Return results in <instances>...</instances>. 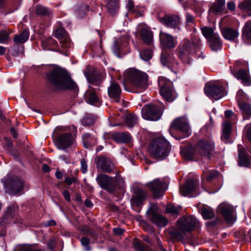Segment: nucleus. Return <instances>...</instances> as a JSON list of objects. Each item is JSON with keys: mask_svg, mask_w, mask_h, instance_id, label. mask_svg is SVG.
<instances>
[{"mask_svg": "<svg viewBox=\"0 0 251 251\" xmlns=\"http://www.w3.org/2000/svg\"><path fill=\"white\" fill-rule=\"evenodd\" d=\"M47 79L53 86L59 90H70L79 92L78 87L68 71L60 67H54L46 75Z\"/></svg>", "mask_w": 251, "mask_h": 251, "instance_id": "f257e3e1", "label": "nucleus"}, {"mask_svg": "<svg viewBox=\"0 0 251 251\" xmlns=\"http://www.w3.org/2000/svg\"><path fill=\"white\" fill-rule=\"evenodd\" d=\"M170 150L171 147L169 142L162 137L153 140L149 147V152L151 156L159 160L165 159Z\"/></svg>", "mask_w": 251, "mask_h": 251, "instance_id": "f03ea898", "label": "nucleus"}, {"mask_svg": "<svg viewBox=\"0 0 251 251\" xmlns=\"http://www.w3.org/2000/svg\"><path fill=\"white\" fill-rule=\"evenodd\" d=\"M125 75L126 78L130 81L137 89L142 91L148 87V76L145 73L130 69L126 71Z\"/></svg>", "mask_w": 251, "mask_h": 251, "instance_id": "7ed1b4c3", "label": "nucleus"}, {"mask_svg": "<svg viewBox=\"0 0 251 251\" xmlns=\"http://www.w3.org/2000/svg\"><path fill=\"white\" fill-rule=\"evenodd\" d=\"M196 52V46L187 39H184L180 44L178 48V55L180 59L184 63H190L189 55Z\"/></svg>", "mask_w": 251, "mask_h": 251, "instance_id": "20e7f679", "label": "nucleus"}, {"mask_svg": "<svg viewBox=\"0 0 251 251\" xmlns=\"http://www.w3.org/2000/svg\"><path fill=\"white\" fill-rule=\"evenodd\" d=\"M215 149L214 142L210 139L200 140L197 143L196 150L205 158L210 159Z\"/></svg>", "mask_w": 251, "mask_h": 251, "instance_id": "39448f33", "label": "nucleus"}, {"mask_svg": "<svg viewBox=\"0 0 251 251\" xmlns=\"http://www.w3.org/2000/svg\"><path fill=\"white\" fill-rule=\"evenodd\" d=\"M142 117L146 120L157 121L162 115L163 110L159 106L153 104H146L142 109Z\"/></svg>", "mask_w": 251, "mask_h": 251, "instance_id": "423d86ee", "label": "nucleus"}, {"mask_svg": "<svg viewBox=\"0 0 251 251\" xmlns=\"http://www.w3.org/2000/svg\"><path fill=\"white\" fill-rule=\"evenodd\" d=\"M96 181L102 189L109 193H113L117 190V187L113 177L105 174H100L96 178Z\"/></svg>", "mask_w": 251, "mask_h": 251, "instance_id": "0eeeda50", "label": "nucleus"}, {"mask_svg": "<svg viewBox=\"0 0 251 251\" xmlns=\"http://www.w3.org/2000/svg\"><path fill=\"white\" fill-rule=\"evenodd\" d=\"M177 223L180 225L181 230H184L186 232H190L199 226V222L193 216L182 217L179 218Z\"/></svg>", "mask_w": 251, "mask_h": 251, "instance_id": "6e6552de", "label": "nucleus"}, {"mask_svg": "<svg viewBox=\"0 0 251 251\" xmlns=\"http://www.w3.org/2000/svg\"><path fill=\"white\" fill-rule=\"evenodd\" d=\"M147 186L153 193V197L157 199L164 195L167 189V184L160 179H155L147 184Z\"/></svg>", "mask_w": 251, "mask_h": 251, "instance_id": "1a4fd4ad", "label": "nucleus"}, {"mask_svg": "<svg viewBox=\"0 0 251 251\" xmlns=\"http://www.w3.org/2000/svg\"><path fill=\"white\" fill-rule=\"evenodd\" d=\"M171 127L179 130L183 134L181 138L188 137L191 134L187 121L182 117L174 120L171 124Z\"/></svg>", "mask_w": 251, "mask_h": 251, "instance_id": "9d476101", "label": "nucleus"}, {"mask_svg": "<svg viewBox=\"0 0 251 251\" xmlns=\"http://www.w3.org/2000/svg\"><path fill=\"white\" fill-rule=\"evenodd\" d=\"M73 141L72 134L71 133H65L59 135L56 138L55 143L58 149L65 150L73 144Z\"/></svg>", "mask_w": 251, "mask_h": 251, "instance_id": "9b49d317", "label": "nucleus"}, {"mask_svg": "<svg viewBox=\"0 0 251 251\" xmlns=\"http://www.w3.org/2000/svg\"><path fill=\"white\" fill-rule=\"evenodd\" d=\"M6 186L10 194L16 195L24 189L25 182L21 178H15L9 180Z\"/></svg>", "mask_w": 251, "mask_h": 251, "instance_id": "f8f14e48", "label": "nucleus"}, {"mask_svg": "<svg viewBox=\"0 0 251 251\" xmlns=\"http://www.w3.org/2000/svg\"><path fill=\"white\" fill-rule=\"evenodd\" d=\"M205 94H225L228 92L226 86L224 87L215 82H209L204 87Z\"/></svg>", "mask_w": 251, "mask_h": 251, "instance_id": "ddd939ff", "label": "nucleus"}, {"mask_svg": "<svg viewBox=\"0 0 251 251\" xmlns=\"http://www.w3.org/2000/svg\"><path fill=\"white\" fill-rule=\"evenodd\" d=\"M149 219L156 226L164 227L168 222V220L161 214L158 213L151 208L147 211Z\"/></svg>", "mask_w": 251, "mask_h": 251, "instance_id": "4468645a", "label": "nucleus"}, {"mask_svg": "<svg viewBox=\"0 0 251 251\" xmlns=\"http://www.w3.org/2000/svg\"><path fill=\"white\" fill-rule=\"evenodd\" d=\"M19 213V206L16 204H12L9 205L3 216L4 220H10L11 222L13 223H21V220H14V218H17Z\"/></svg>", "mask_w": 251, "mask_h": 251, "instance_id": "2eb2a0df", "label": "nucleus"}, {"mask_svg": "<svg viewBox=\"0 0 251 251\" xmlns=\"http://www.w3.org/2000/svg\"><path fill=\"white\" fill-rule=\"evenodd\" d=\"M158 84L160 88V94H172L173 93L172 83L165 77H159Z\"/></svg>", "mask_w": 251, "mask_h": 251, "instance_id": "dca6fc26", "label": "nucleus"}, {"mask_svg": "<svg viewBox=\"0 0 251 251\" xmlns=\"http://www.w3.org/2000/svg\"><path fill=\"white\" fill-rule=\"evenodd\" d=\"M97 168H100L102 172L111 173L114 168V165L110 160L104 157H97L95 159Z\"/></svg>", "mask_w": 251, "mask_h": 251, "instance_id": "f3484780", "label": "nucleus"}, {"mask_svg": "<svg viewBox=\"0 0 251 251\" xmlns=\"http://www.w3.org/2000/svg\"><path fill=\"white\" fill-rule=\"evenodd\" d=\"M198 184L197 180L192 179L188 180L184 185L179 189V192L182 196H188L196 190Z\"/></svg>", "mask_w": 251, "mask_h": 251, "instance_id": "a211bd4d", "label": "nucleus"}, {"mask_svg": "<svg viewBox=\"0 0 251 251\" xmlns=\"http://www.w3.org/2000/svg\"><path fill=\"white\" fill-rule=\"evenodd\" d=\"M161 62L163 65L166 66L168 68L174 67L177 65L173 53L168 52L165 50H163L161 56Z\"/></svg>", "mask_w": 251, "mask_h": 251, "instance_id": "6ab92c4d", "label": "nucleus"}, {"mask_svg": "<svg viewBox=\"0 0 251 251\" xmlns=\"http://www.w3.org/2000/svg\"><path fill=\"white\" fill-rule=\"evenodd\" d=\"M146 193L142 189L136 188L134 190V195L131 199V202L133 206L138 207L140 206L142 201L145 199Z\"/></svg>", "mask_w": 251, "mask_h": 251, "instance_id": "aec40b11", "label": "nucleus"}, {"mask_svg": "<svg viewBox=\"0 0 251 251\" xmlns=\"http://www.w3.org/2000/svg\"><path fill=\"white\" fill-rule=\"evenodd\" d=\"M160 22L168 27L176 28L180 24V19L175 15H166L160 19Z\"/></svg>", "mask_w": 251, "mask_h": 251, "instance_id": "412c9836", "label": "nucleus"}, {"mask_svg": "<svg viewBox=\"0 0 251 251\" xmlns=\"http://www.w3.org/2000/svg\"><path fill=\"white\" fill-rule=\"evenodd\" d=\"M161 44L165 48H174L175 47V39L171 35L161 31L159 34Z\"/></svg>", "mask_w": 251, "mask_h": 251, "instance_id": "4be33fe9", "label": "nucleus"}, {"mask_svg": "<svg viewBox=\"0 0 251 251\" xmlns=\"http://www.w3.org/2000/svg\"><path fill=\"white\" fill-rule=\"evenodd\" d=\"M220 209L221 212L227 223L231 224L234 222V209L232 207L229 205H223L221 206Z\"/></svg>", "mask_w": 251, "mask_h": 251, "instance_id": "5701e85b", "label": "nucleus"}, {"mask_svg": "<svg viewBox=\"0 0 251 251\" xmlns=\"http://www.w3.org/2000/svg\"><path fill=\"white\" fill-rule=\"evenodd\" d=\"M238 165L240 166L249 167L250 162L247 156L246 149L240 146H238Z\"/></svg>", "mask_w": 251, "mask_h": 251, "instance_id": "b1692460", "label": "nucleus"}, {"mask_svg": "<svg viewBox=\"0 0 251 251\" xmlns=\"http://www.w3.org/2000/svg\"><path fill=\"white\" fill-rule=\"evenodd\" d=\"M111 138L117 143H126L130 141L131 137L128 132H116L111 135Z\"/></svg>", "mask_w": 251, "mask_h": 251, "instance_id": "393cba45", "label": "nucleus"}, {"mask_svg": "<svg viewBox=\"0 0 251 251\" xmlns=\"http://www.w3.org/2000/svg\"><path fill=\"white\" fill-rule=\"evenodd\" d=\"M140 36L143 41L148 45H150L152 42L153 33L147 27H143L140 31Z\"/></svg>", "mask_w": 251, "mask_h": 251, "instance_id": "a878e982", "label": "nucleus"}, {"mask_svg": "<svg viewBox=\"0 0 251 251\" xmlns=\"http://www.w3.org/2000/svg\"><path fill=\"white\" fill-rule=\"evenodd\" d=\"M234 75L237 79L241 80L244 85L250 86L251 85V79L247 71L240 70L234 74Z\"/></svg>", "mask_w": 251, "mask_h": 251, "instance_id": "bb28decb", "label": "nucleus"}, {"mask_svg": "<svg viewBox=\"0 0 251 251\" xmlns=\"http://www.w3.org/2000/svg\"><path fill=\"white\" fill-rule=\"evenodd\" d=\"M222 33L224 38L231 41L234 40L239 36V32L236 29L227 27L222 29Z\"/></svg>", "mask_w": 251, "mask_h": 251, "instance_id": "cd10ccee", "label": "nucleus"}, {"mask_svg": "<svg viewBox=\"0 0 251 251\" xmlns=\"http://www.w3.org/2000/svg\"><path fill=\"white\" fill-rule=\"evenodd\" d=\"M186 232L184 230H181L180 228V225L177 224V228H176L169 232V235L171 239L175 240L183 239L186 235Z\"/></svg>", "mask_w": 251, "mask_h": 251, "instance_id": "c85d7f7f", "label": "nucleus"}, {"mask_svg": "<svg viewBox=\"0 0 251 251\" xmlns=\"http://www.w3.org/2000/svg\"><path fill=\"white\" fill-rule=\"evenodd\" d=\"M13 251H44L36 245L23 244L17 245Z\"/></svg>", "mask_w": 251, "mask_h": 251, "instance_id": "c756f323", "label": "nucleus"}, {"mask_svg": "<svg viewBox=\"0 0 251 251\" xmlns=\"http://www.w3.org/2000/svg\"><path fill=\"white\" fill-rule=\"evenodd\" d=\"M238 104L240 110L242 111L244 119H248L251 116V106L245 102L238 100Z\"/></svg>", "mask_w": 251, "mask_h": 251, "instance_id": "7c9ffc66", "label": "nucleus"}, {"mask_svg": "<svg viewBox=\"0 0 251 251\" xmlns=\"http://www.w3.org/2000/svg\"><path fill=\"white\" fill-rule=\"evenodd\" d=\"M85 75L88 82L92 84L98 85L102 82L101 76L95 73H86Z\"/></svg>", "mask_w": 251, "mask_h": 251, "instance_id": "2f4dec72", "label": "nucleus"}, {"mask_svg": "<svg viewBox=\"0 0 251 251\" xmlns=\"http://www.w3.org/2000/svg\"><path fill=\"white\" fill-rule=\"evenodd\" d=\"M231 132V124L229 121H225L223 124V134L222 139L225 143H227Z\"/></svg>", "mask_w": 251, "mask_h": 251, "instance_id": "473e14b6", "label": "nucleus"}, {"mask_svg": "<svg viewBox=\"0 0 251 251\" xmlns=\"http://www.w3.org/2000/svg\"><path fill=\"white\" fill-rule=\"evenodd\" d=\"M209 45L212 50L217 51L219 50L222 46L219 35L216 34L212 38L208 40Z\"/></svg>", "mask_w": 251, "mask_h": 251, "instance_id": "72a5a7b5", "label": "nucleus"}, {"mask_svg": "<svg viewBox=\"0 0 251 251\" xmlns=\"http://www.w3.org/2000/svg\"><path fill=\"white\" fill-rule=\"evenodd\" d=\"M29 35L28 30L26 29L24 30L19 34L15 35L13 41L16 44H23L27 40Z\"/></svg>", "mask_w": 251, "mask_h": 251, "instance_id": "f704fd0d", "label": "nucleus"}, {"mask_svg": "<svg viewBox=\"0 0 251 251\" xmlns=\"http://www.w3.org/2000/svg\"><path fill=\"white\" fill-rule=\"evenodd\" d=\"M60 44L61 49L58 48L55 49L54 50L58 51L62 54H64L65 52H66L72 46L71 42L68 37L61 40Z\"/></svg>", "mask_w": 251, "mask_h": 251, "instance_id": "c9c22d12", "label": "nucleus"}, {"mask_svg": "<svg viewBox=\"0 0 251 251\" xmlns=\"http://www.w3.org/2000/svg\"><path fill=\"white\" fill-rule=\"evenodd\" d=\"M106 6L108 12L114 15L119 9V0H108Z\"/></svg>", "mask_w": 251, "mask_h": 251, "instance_id": "e433bc0d", "label": "nucleus"}, {"mask_svg": "<svg viewBox=\"0 0 251 251\" xmlns=\"http://www.w3.org/2000/svg\"><path fill=\"white\" fill-rule=\"evenodd\" d=\"M200 213L204 220L212 219L215 216L214 210L209 207H202L200 210Z\"/></svg>", "mask_w": 251, "mask_h": 251, "instance_id": "4c0bfd02", "label": "nucleus"}, {"mask_svg": "<svg viewBox=\"0 0 251 251\" xmlns=\"http://www.w3.org/2000/svg\"><path fill=\"white\" fill-rule=\"evenodd\" d=\"M89 10V6L85 3H80L78 4L75 10V14L80 18L83 17L86 12Z\"/></svg>", "mask_w": 251, "mask_h": 251, "instance_id": "58836bf2", "label": "nucleus"}, {"mask_svg": "<svg viewBox=\"0 0 251 251\" xmlns=\"http://www.w3.org/2000/svg\"><path fill=\"white\" fill-rule=\"evenodd\" d=\"M137 117L134 114H127L125 117V125L128 127H132L137 122Z\"/></svg>", "mask_w": 251, "mask_h": 251, "instance_id": "ea45409f", "label": "nucleus"}, {"mask_svg": "<svg viewBox=\"0 0 251 251\" xmlns=\"http://www.w3.org/2000/svg\"><path fill=\"white\" fill-rule=\"evenodd\" d=\"M182 155L189 160H192L195 153V150L192 146L184 149L181 151Z\"/></svg>", "mask_w": 251, "mask_h": 251, "instance_id": "a19ab883", "label": "nucleus"}, {"mask_svg": "<svg viewBox=\"0 0 251 251\" xmlns=\"http://www.w3.org/2000/svg\"><path fill=\"white\" fill-rule=\"evenodd\" d=\"M242 35L247 40H251V21L245 23L242 30Z\"/></svg>", "mask_w": 251, "mask_h": 251, "instance_id": "79ce46f5", "label": "nucleus"}, {"mask_svg": "<svg viewBox=\"0 0 251 251\" xmlns=\"http://www.w3.org/2000/svg\"><path fill=\"white\" fill-rule=\"evenodd\" d=\"M238 7L241 10L248 12L250 16H251V0H244L240 2Z\"/></svg>", "mask_w": 251, "mask_h": 251, "instance_id": "37998d69", "label": "nucleus"}, {"mask_svg": "<svg viewBox=\"0 0 251 251\" xmlns=\"http://www.w3.org/2000/svg\"><path fill=\"white\" fill-rule=\"evenodd\" d=\"M36 13L37 15L41 16L50 17L52 15V12L50 9L47 7L41 5H37L36 9Z\"/></svg>", "mask_w": 251, "mask_h": 251, "instance_id": "c03bdc74", "label": "nucleus"}, {"mask_svg": "<svg viewBox=\"0 0 251 251\" xmlns=\"http://www.w3.org/2000/svg\"><path fill=\"white\" fill-rule=\"evenodd\" d=\"M133 246L137 251H151L148 246H144L142 243L136 238L133 240Z\"/></svg>", "mask_w": 251, "mask_h": 251, "instance_id": "a18cd8bd", "label": "nucleus"}, {"mask_svg": "<svg viewBox=\"0 0 251 251\" xmlns=\"http://www.w3.org/2000/svg\"><path fill=\"white\" fill-rule=\"evenodd\" d=\"M86 102L91 105H98L100 100L98 95H84Z\"/></svg>", "mask_w": 251, "mask_h": 251, "instance_id": "49530a36", "label": "nucleus"}, {"mask_svg": "<svg viewBox=\"0 0 251 251\" xmlns=\"http://www.w3.org/2000/svg\"><path fill=\"white\" fill-rule=\"evenodd\" d=\"M108 94H121L122 90L116 82H112L108 88Z\"/></svg>", "mask_w": 251, "mask_h": 251, "instance_id": "de8ad7c7", "label": "nucleus"}, {"mask_svg": "<svg viewBox=\"0 0 251 251\" xmlns=\"http://www.w3.org/2000/svg\"><path fill=\"white\" fill-rule=\"evenodd\" d=\"M201 30L203 35L207 40L212 38L213 35L216 34V33H214L213 29L211 27L204 26L201 28Z\"/></svg>", "mask_w": 251, "mask_h": 251, "instance_id": "09e8293b", "label": "nucleus"}, {"mask_svg": "<svg viewBox=\"0 0 251 251\" xmlns=\"http://www.w3.org/2000/svg\"><path fill=\"white\" fill-rule=\"evenodd\" d=\"M78 229L84 234H88L95 236V231L91 227L86 225H81L78 227Z\"/></svg>", "mask_w": 251, "mask_h": 251, "instance_id": "8fccbe9b", "label": "nucleus"}, {"mask_svg": "<svg viewBox=\"0 0 251 251\" xmlns=\"http://www.w3.org/2000/svg\"><path fill=\"white\" fill-rule=\"evenodd\" d=\"M96 121L95 116L91 114H86L84 117L82 124L84 126H91L94 125Z\"/></svg>", "mask_w": 251, "mask_h": 251, "instance_id": "3c124183", "label": "nucleus"}, {"mask_svg": "<svg viewBox=\"0 0 251 251\" xmlns=\"http://www.w3.org/2000/svg\"><path fill=\"white\" fill-rule=\"evenodd\" d=\"M11 31L6 30H0V43L7 44L9 41V34Z\"/></svg>", "mask_w": 251, "mask_h": 251, "instance_id": "603ef678", "label": "nucleus"}, {"mask_svg": "<svg viewBox=\"0 0 251 251\" xmlns=\"http://www.w3.org/2000/svg\"><path fill=\"white\" fill-rule=\"evenodd\" d=\"M54 36L56 38L60 40L68 37L66 30L62 27H59L56 29Z\"/></svg>", "mask_w": 251, "mask_h": 251, "instance_id": "864d4df0", "label": "nucleus"}, {"mask_svg": "<svg viewBox=\"0 0 251 251\" xmlns=\"http://www.w3.org/2000/svg\"><path fill=\"white\" fill-rule=\"evenodd\" d=\"M140 54L142 59L145 61H148L151 58L152 52L150 50H144Z\"/></svg>", "mask_w": 251, "mask_h": 251, "instance_id": "5fc2aeb1", "label": "nucleus"}, {"mask_svg": "<svg viewBox=\"0 0 251 251\" xmlns=\"http://www.w3.org/2000/svg\"><path fill=\"white\" fill-rule=\"evenodd\" d=\"M180 209L173 205H168L166 207V211L167 213L177 215L179 214Z\"/></svg>", "mask_w": 251, "mask_h": 251, "instance_id": "6e6d98bb", "label": "nucleus"}, {"mask_svg": "<svg viewBox=\"0 0 251 251\" xmlns=\"http://www.w3.org/2000/svg\"><path fill=\"white\" fill-rule=\"evenodd\" d=\"M91 139H92V137L90 133H87L83 135L82 140L85 148H89L91 146Z\"/></svg>", "mask_w": 251, "mask_h": 251, "instance_id": "4d7b16f0", "label": "nucleus"}, {"mask_svg": "<svg viewBox=\"0 0 251 251\" xmlns=\"http://www.w3.org/2000/svg\"><path fill=\"white\" fill-rule=\"evenodd\" d=\"M223 9V8L214 3L209 9V12L214 15H217L222 12Z\"/></svg>", "mask_w": 251, "mask_h": 251, "instance_id": "13d9d810", "label": "nucleus"}, {"mask_svg": "<svg viewBox=\"0 0 251 251\" xmlns=\"http://www.w3.org/2000/svg\"><path fill=\"white\" fill-rule=\"evenodd\" d=\"M219 174V172L217 171H211L206 173L205 175H206L207 179L208 181H211L218 177Z\"/></svg>", "mask_w": 251, "mask_h": 251, "instance_id": "bf43d9fd", "label": "nucleus"}, {"mask_svg": "<svg viewBox=\"0 0 251 251\" xmlns=\"http://www.w3.org/2000/svg\"><path fill=\"white\" fill-rule=\"evenodd\" d=\"M80 242L81 245L85 247V250L86 251H91V247L89 246L90 240L89 238L85 237H82L80 239Z\"/></svg>", "mask_w": 251, "mask_h": 251, "instance_id": "052dcab7", "label": "nucleus"}, {"mask_svg": "<svg viewBox=\"0 0 251 251\" xmlns=\"http://www.w3.org/2000/svg\"><path fill=\"white\" fill-rule=\"evenodd\" d=\"M221 222V219L219 218H216L215 219L212 221H209L206 223V226L208 227L212 228L217 226Z\"/></svg>", "mask_w": 251, "mask_h": 251, "instance_id": "680f3d73", "label": "nucleus"}, {"mask_svg": "<svg viewBox=\"0 0 251 251\" xmlns=\"http://www.w3.org/2000/svg\"><path fill=\"white\" fill-rule=\"evenodd\" d=\"M114 181L117 187L122 188L124 185V181L121 176L116 177L115 181L114 180Z\"/></svg>", "mask_w": 251, "mask_h": 251, "instance_id": "e2e57ef3", "label": "nucleus"}, {"mask_svg": "<svg viewBox=\"0 0 251 251\" xmlns=\"http://www.w3.org/2000/svg\"><path fill=\"white\" fill-rule=\"evenodd\" d=\"M64 181L66 184L71 185L72 183H76L77 182V178L74 176H68L65 177Z\"/></svg>", "mask_w": 251, "mask_h": 251, "instance_id": "0e129e2a", "label": "nucleus"}, {"mask_svg": "<svg viewBox=\"0 0 251 251\" xmlns=\"http://www.w3.org/2000/svg\"><path fill=\"white\" fill-rule=\"evenodd\" d=\"M81 171L83 174H85L87 171V165L84 158L81 160Z\"/></svg>", "mask_w": 251, "mask_h": 251, "instance_id": "69168bd1", "label": "nucleus"}, {"mask_svg": "<svg viewBox=\"0 0 251 251\" xmlns=\"http://www.w3.org/2000/svg\"><path fill=\"white\" fill-rule=\"evenodd\" d=\"M62 194L63 195V197H64L65 199L67 201H71V198L70 196V193L69 191L67 190H65L63 191Z\"/></svg>", "mask_w": 251, "mask_h": 251, "instance_id": "338daca9", "label": "nucleus"}, {"mask_svg": "<svg viewBox=\"0 0 251 251\" xmlns=\"http://www.w3.org/2000/svg\"><path fill=\"white\" fill-rule=\"evenodd\" d=\"M246 136L249 141L251 142V126L246 129Z\"/></svg>", "mask_w": 251, "mask_h": 251, "instance_id": "774afa93", "label": "nucleus"}]
</instances>
